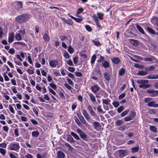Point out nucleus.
Segmentation results:
<instances>
[{
	"label": "nucleus",
	"instance_id": "obj_38",
	"mask_svg": "<svg viewBox=\"0 0 158 158\" xmlns=\"http://www.w3.org/2000/svg\"><path fill=\"white\" fill-rule=\"evenodd\" d=\"M92 41L94 43V44L95 45L97 46H98L100 45V42L97 40L95 39V40H93Z\"/></svg>",
	"mask_w": 158,
	"mask_h": 158
},
{
	"label": "nucleus",
	"instance_id": "obj_10",
	"mask_svg": "<svg viewBox=\"0 0 158 158\" xmlns=\"http://www.w3.org/2000/svg\"><path fill=\"white\" fill-rule=\"evenodd\" d=\"M14 34L13 33L9 34L8 37V42L9 43H12L14 40Z\"/></svg>",
	"mask_w": 158,
	"mask_h": 158
},
{
	"label": "nucleus",
	"instance_id": "obj_53",
	"mask_svg": "<svg viewBox=\"0 0 158 158\" xmlns=\"http://www.w3.org/2000/svg\"><path fill=\"white\" fill-rule=\"evenodd\" d=\"M85 27L88 31L90 32L92 31V29L88 25H86L85 26Z\"/></svg>",
	"mask_w": 158,
	"mask_h": 158
},
{
	"label": "nucleus",
	"instance_id": "obj_55",
	"mask_svg": "<svg viewBox=\"0 0 158 158\" xmlns=\"http://www.w3.org/2000/svg\"><path fill=\"white\" fill-rule=\"evenodd\" d=\"M9 109L10 111L12 113H15V111L13 108L10 105L9 106Z\"/></svg>",
	"mask_w": 158,
	"mask_h": 158
},
{
	"label": "nucleus",
	"instance_id": "obj_44",
	"mask_svg": "<svg viewBox=\"0 0 158 158\" xmlns=\"http://www.w3.org/2000/svg\"><path fill=\"white\" fill-rule=\"evenodd\" d=\"M18 32H19L21 35L22 37H24V35L25 33V31L24 30L19 31Z\"/></svg>",
	"mask_w": 158,
	"mask_h": 158
},
{
	"label": "nucleus",
	"instance_id": "obj_35",
	"mask_svg": "<svg viewBox=\"0 0 158 158\" xmlns=\"http://www.w3.org/2000/svg\"><path fill=\"white\" fill-rule=\"evenodd\" d=\"M0 153L3 156L5 155L6 153V151L3 148H0Z\"/></svg>",
	"mask_w": 158,
	"mask_h": 158
},
{
	"label": "nucleus",
	"instance_id": "obj_26",
	"mask_svg": "<svg viewBox=\"0 0 158 158\" xmlns=\"http://www.w3.org/2000/svg\"><path fill=\"white\" fill-rule=\"evenodd\" d=\"M71 135L72 136H73L75 139H76L77 140L80 139V138L78 135L76 133H75L73 132H72L71 133Z\"/></svg>",
	"mask_w": 158,
	"mask_h": 158
},
{
	"label": "nucleus",
	"instance_id": "obj_49",
	"mask_svg": "<svg viewBox=\"0 0 158 158\" xmlns=\"http://www.w3.org/2000/svg\"><path fill=\"white\" fill-rule=\"evenodd\" d=\"M132 119V118H131V117H130L129 115L128 116L124 118V120L126 121H128L131 120Z\"/></svg>",
	"mask_w": 158,
	"mask_h": 158
},
{
	"label": "nucleus",
	"instance_id": "obj_33",
	"mask_svg": "<svg viewBox=\"0 0 158 158\" xmlns=\"http://www.w3.org/2000/svg\"><path fill=\"white\" fill-rule=\"evenodd\" d=\"M102 66L105 68H107L109 66V63L106 61H104L102 62Z\"/></svg>",
	"mask_w": 158,
	"mask_h": 158
},
{
	"label": "nucleus",
	"instance_id": "obj_63",
	"mask_svg": "<svg viewBox=\"0 0 158 158\" xmlns=\"http://www.w3.org/2000/svg\"><path fill=\"white\" fill-rule=\"evenodd\" d=\"M27 71L29 74L30 75L34 73V71L33 70L29 69H27Z\"/></svg>",
	"mask_w": 158,
	"mask_h": 158
},
{
	"label": "nucleus",
	"instance_id": "obj_23",
	"mask_svg": "<svg viewBox=\"0 0 158 158\" xmlns=\"http://www.w3.org/2000/svg\"><path fill=\"white\" fill-rule=\"evenodd\" d=\"M136 27L139 31H140L141 33L144 34V32L143 29L139 25L137 24L136 25Z\"/></svg>",
	"mask_w": 158,
	"mask_h": 158
},
{
	"label": "nucleus",
	"instance_id": "obj_19",
	"mask_svg": "<svg viewBox=\"0 0 158 158\" xmlns=\"http://www.w3.org/2000/svg\"><path fill=\"white\" fill-rule=\"evenodd\" d=\"M102 101L103 104L107 105H109L110 102V100L108 98L106 99H103Z\"/></svg>",
	"mask_w": 158,
	"mask_h": 158
},
{
	"label": "nucleus",
	"instance_id": "obj_31",
	"mask_svg": "<svg viewBox=\"0 0 158 158\" xmlns=\"http://www.w3.org/2000/svg\"><path fill=\"white\" fill-rule=\"evenodd\" d=\"M150 129L155 133H156L157 132V128L155 126H150Z\"/></svg>",
	"mask_w": 158,
	"mask_h": 158
},
{
	"label": "nucleus",
	"instance_id": "obj_34",
	"mask_svg": "<svg viewBox=\"0 0 158 158\" xmlns=\"http://www.w3.org/2000/svg\"><path fill=\"white\" fill-rule=\"evenodd\" d=\"M39 135V133L36 131H34L32 132V135L33 137H38Z\"/></svg>",
	"mask_w": 158,
	"mask_h": 158
},
{
	"label": "nucleus",
	"instance_id": "obj_9",
	"mask_svg": "<svg viewBox=\"0 0 158 158\" xmlns=\"http://www.w3.org/2000/svg\"><path fill=\"white\" fill-rule=\"evenodd\" d=\"M146 78L148 79H158V75L156 74H152L146 77Z\"/></svg>",
	"mask_w": 158,
	"mask_h": 158
},
{
	"label": "nucleus",
	"instance_id": "obj_62",
	"mask_svg": "<svg viewBox=\"0 0 158 158\" xmlns=\"http://www.w3.org/2000/svg\"><path fill=\"white\" fill-rule=\"evenodd\" d=\"M7 144L5 143H0V147L3 148H6V147Z\"/></svg>",
	"mask_w": 158,
	"mask_h": 158
},
{
	"label": "nucleus",
	"instance_id": "obj_1",
	"mask_svg": "<svg viewBox=\"0 0 158 158\" xmlns=\"http://www.w3.org/2000/svg\"><path fill=\"white\" fill-rule=\"evenodd\" d=\"M30 15L27 14H23L15 18V21L20 23H25L30 19Z\"/></svg>",
	"mask_w": 158,
	"mask_h": 158
},
{
	"label": "nucleus",
	"instance_id": "obj_29",
	"mask_svg": "<svg viewBox=\"0 0 158 158\" xmlns=\"http://www.w3.org/2000/svg\"><path fill=\"white\" fill-rule=\"evenodd\" d=\"M104 76L106 80L109 81L110 79V77L109 74L107 73H105L104 74Z\"/></svg>",
	"mask_w": 158,
	"mask_h": 158
},
{
	"label": "nucleus",
	"instance_id": "obj_58",
	"mask_svg": "<svg viewBox=\"0 0 158 158\" xmlns=\"http://www.w3.org/2000/svg\"><path fill=\"white\" fill-rule=\"evenodd\" d=\"M75 74L76 76L77 77H80L82 76V74L80 72H76Z\"/></svg>",
	"mask_w": 158,
	"mask_h": 158
},
{
	"label": "nucleus",
	"instance_id": "obj_41",
	"mask_svg": "<svg viewBox=\"0 0 158 158\" xmlns=\"http://www.w3.org/2000/svg\"><path fill=\"white\" fill-rule=\"evenodd\" d=\"M97 15L98 16V18L102 20L103 19V17L104 15L103 14L98 12L97 13Z\"/></svg>",
	"mask_w": 158,
	"mask_h": 158
},
{
	"label": "nucleus",
	"instance_id": "obj_37",
	"mask_svg": "<svg viewBox=\"0 0 158 158\" xmlns=\"http://www.w3.org/2000/svg\"><path fill=\"white\" fill-rule=\"evenodd\" d=\"M124 123V122L123 120H118L115 122L116 124L118 126H119L121 125Z\"/></svg>",
	"mask_w": 158,
	"mask_h": 158
},
{
	"label": "nucleus",
	"instance_id": "obj_42",
	"mask_svg": "<svg viewBox=\"0 0 158 158\" xmlns=\"http://www.w3.org/2000/svg\"><path fill=\"white\" fill-rule=\"evenodd\" d=\"M65 146L68 148V150L70 151H72L73 148V147L69 143H66L65 144Z\"/></svg>",
	"mask_w": 158,
	"mask_h": 158
},
{
	"label": "nucleus",
	"instance_id": "obj_59",
	"mask_svg": "<svg viewBox=\"0 0 158 158\" xmlns=\"http://www.w3.org/2000/svg\"><path fill=\"white\" fill-rule=\"evenodd\" d=\"M0 134L1 135L3 139L5 138L7 135V134L5 132H0Z\"/></svg>",
	"mask_w": 158,
	"mask_h": 158
},
{
	"label": "nucleus",
	"instance_id": "obj_22",
	"mask_svg": "<svg viewBox=\"0 0 158 158\" xmlns=\"http://www.w3.org/2000/svg\"><path fill=\"white\" fill-rule=\"evenodd\" d=\"M90 97V100L93 102H95L96 101V99L95 96L92 93H90L89 94Z\"/></svg>",
	"mask_w": 158,
	"mask_h": 158
},
{
	"label": "nucleus",
	"instance_id": "obj_28",
	"mask_svg": "<svg viewBox=\"0 0 158 158\" xmlns=\"http://www.w3.org/2000/svg\"><path fill=\"white\" fill-rule=\"evenodd\" d=\"M125 69L123 68H121L119 70L118 74L120 76L123 75L125 73Z\"/></svg>",
	"mask_w": 158,
	"mask_h": 158
},
{
	"label": "nucleus",
	"instance_id": "obj_46",
	"mask_svg": "<svg viewBox=\"0 0 158 158\" xmlns=\"http://www.w3.org/2000/svg\"><path fill=\"white\" fill-rule=\"evenodd\" d=\"M48 89L49 92L52 93V94L54 95H56V93L51 88L49 87H48Z\"/></svg>",
	"mask_w": 158,
	"mask_h": 158
},
{
	"label": "nucleus",
	"instance_id": "obj_60",
	"mask_svg": "<svg viewBox=\"0 0 158 158\" xmlns=\"http://www.w3.org/2000/svg\"><path fill=\"white\" fill-rule=\"evenodd\" d=\"M78 57L77 56L73 58V62L75 64H76L78 63Z\"/></svg>",
	"mask_w": 158,
	"mask_h": 158
},
{
	"label": "nucleus",
	"instance_id": "obj_16",
	"mask_svg": "<svg viewBox=\"0 0 158 158\" xmlns=\"http://www.w3.org/2000/svg\"><path fill=\"white\" fill-rule=\"evenodd\" d=\"M91 89L93 92L96 93L99 90V88L97 85H95L91 87Z\"/></svg>",
	"mask_w": 158,
	"mask_h": 158
},
{
	"label": "nucleus",
	"instance_id": "obj_50",
	"mask_svg": "<svg viewBox=\"0 0 158 158\" xmlns=\"http://www.w3.org/2000/svg\"><path fill=\"white\" fill-rule=\"evenodd\" d=\"M125 96V94L123 93L120 94L118 97L119 99L121 100L123 99Z\"/></svg>",
	"mask_w": 158,
	"mask_h": 158
},
{
	"label": "nucleus",
	"instance_id": "obj_11",
	"mask_svg": "<svg viewBox=\"0 0 158 158\" xmlns=\"http://www.w3.org/2000/svg\"><path fill=\"white\" fill-rule=\"evenodd\" d=\"M155 102L153 101L149 102L148 105L150 107H152L154 108L158 107V104H155Z\"/></svg>",
	"mask_w": 158,
	"mask_h": 158
},
{
	"label": "nucleus",
	"instance_id": "obj_61",
	"mask_svg": "<svg viewBox=\"0 0 158 158\" xmlns=\"http://www.w3.org/2000/svg\"><path fill=\"white\" fill-rule=\"evenodd\" d=\"M21 119L23 121L26 122L27 121V118L26 117L21 116Z\"/></svg>",
	"mask_w": 158,
	"mask_h": 158
},
{
	"label": "nucleus",
	"instance_id": "obj_57",
	"mask_svg": "<svg viewBox=\"0 0 158 158\" xmlns=\"http://www.w3.org/2000/svg\"><path fill=\"white\" fill-rule=\"evenodd\" d=\"M66 80H67V81L68 82V83L69 85H72L73 86V82L72 81L71 79H70L68 78Z\"/></svg>",
	"mask_w": 158,
	"mask_h": 158
},
{
	"label": "nucleus",
	"instance_id": "obj_3",
	"mask_svg": "<svg viewBox=\"0 0 158 158\" xmlns=\"http://www.w3.org/2000/svg\"><path fill=\"white\" fill-rule=\"evenodd\" d=\"M20 145L19 143H11L8 146V148L12 151L17 152L20 148Z\"/></svg>",
	"mask_w": 158,
	"mask_h": 158
},
{
	"label": "nucleus",
	"instance_id": "obj_48",
	"mask_svg": "<svg viewBox=\"0 0 158 158\" xmlns=\"http://www.w3.org/2000/svg\"><path fill=\"white\" fill-rule=\"evenodd\" d=\"M67 140L70 143H73L74 142V140L73 138L71 136L67 138Z\"/></svg>",
	"mask_w": 158,
	"mask_h": 158
},
{
	"label": "nucleus",
	"instance_id": "obj_52",
	"mask_svg": "<svg viewBox=\"0 0 158 158\" xmlns=\"http://www.w3.org/2000/svg\"><path fill=\"white\" fill-rule=\"evenodd\" d=\"M112 104L115 108H116L119 106V104L118 102H114L112 103Z\"/></svg>",
	"mask_w": 158,
	"mask_h": 158
},
{
	"label": "nucleus",
	"instance_id": "obj_21",
	"mask_svg": "<svg viewBox=\"0 0 158 158\" xmlns=\"http://www.w3.org/2000/svg\"><path fill=\"white\" fill-rule=\"evenodd\" d=\"M15 38L16 40L18 41L21 40L22 39V37L21 35L19 32L15 35Z\"/></svg>",
	"mask_w": 158,
	"mask_h": 158
},
{
	"label": "nucleus",
	"instance_id": "obj_64",
	"mask_svg": "<svg viewBox=\"0 0 158 158\" xmlns=\"http://www.w3.org/2000/svg\"><path fill=\"white\" fill-rule=\"evenodd\" d=\"M3 130L6 132H8L9 130V128L7 126H4L3 127Z\"/></svg>",
	"mask_w": 158,
	"mask_h": 158
},
{
	"label": "nucleus",
	"instance_id": "obj_56",
	"mask_svg": "<svg viewBox=\"0 0 158 158\" xmlns=\"http://www.w3.org/2000/svg\"><path fill=\"white\" fill-rule=\"evenodd\" d=\"M133 56L135 58H137L138 59L140 60H143V58L141 56H139L136 55H134Z\"/></svg>",
	"mask_w": 158,
	"mask_h": 158
},
{
	"label": "nucleus",
	"instance_id": "obj_17",
	"mask_svg": "<svg viewBox=\"0 0 158 158\" xmlns=\"http://www.w3.org/2000/svg\"><path fill=\"white\" fill-rule=\"evenodd\" d=\"M78 117L80 120L83 124H88L86 122L83 116L81 115H79Z\"/></svg>",
	"mask_w": 158,
	"mask_h": 158
},
{
	"label": "nucleus",
	"instance_id": "obj_12",
	"mask_svg": "<svg viewBox=\"0 0 158 158\" xmlns=\"http://www.w3.org/2000/svg\"><path fill=\"white\" fill-rule=\"evenodd\" d=\"M88 110L89 111V113L92 116H95L96 113L93 110L92 107L90 105H89L88 107Z\"/></svg>",
	"mask_w": 158,
	"mask_h": 158
},
{
	"label": "nucleus",
	"instance_id": "obj_24",
	"mask_svg": "<svg viewBox=\"0 0 158 158\" xmlns=\"http://www.w3.org/2000/svg\"><path fill=\"white\" fill-rule=\"evenodd\" d=\"M147 31L150 33L152 34H156L155 31L151 27H147Z\"/></svg>",
	"mask_w": 158,
	"mask_h": 158
},
{
	"label": "nucleus",
	"instance_id": "obj_25",
	"mask_svg": "<svg viewBox=\"0 0 158 158\" xmlns=\"http://www.w3.org/2000/svg\"><path fill=\"white\" fill-rule=\"evenodd\" d=\"M138 75L140 76H144L148 74V73L146 71H139L138 73Z\"/></svg>",
	"mask_w": 158,
	"mask_h": 158
},
{
	"label": "nucleus",
	"instance_id": "obj_54",
	"mask_svg": "<svg viewBox=\"0 0 158 158\" xmlns=\"http://www.w3.org/2000/svg\"><path fill=\"white\" fill-rule=\"evenodd\" d=\"M75 68L73 67H69L68 68V70L71 72L73 73L75 70Z\"/></svg>",
	"mask_w": 158,
	"mask_h": 158
},
{
	"label": "nucleus",
	"instance_id": "obj_32",
	"mask_svg": "<svg viewBox=\"0 0 158 158\" xmlns=\"http://www.w3.org/2000/svg\"><path fill=\"white\" fill-rule=\"evenodd\" d=\"M96 59V56L95 55H93L91 57V63L93 65L94 64Z\"/></svg>",
	"mask_w": 158,
	"mask_h": 158
},
{
	"label": "nucleus",
	"instance_id": "obj_7",
	"mask_svg": "<svg viewBox=\"0 0 158 158\" xmlns=\"http://www.w3.org/2000/svg\"><path fill=\"white\" fill-rule=\"evenodd\" d=\"M49 64L51 67L55 68L58 65V63L57 61L54 60L50 61L49 62Z\"/></svg>",
	"mask_w": 158,
	"mask_h": 158
},
{
	"label": "nucleus",
	"instance_id": "obj_20",
	"mask_svg": "<svg viewBox=\"0 0 158 158\" xmlns=\"http://www.w3.org/2000/svg\"><path fill=\"white\" fill-rule=\"evenodd\" d=\"M82 113L86 119L87 120L90 119L89 115L87 113L86 110H84L82 111Z\"/></svg>",
	"mask_w": 158,
	"mask_h": 158
},
{
	"label": "nucleus",
	"instance_id": "obj_14",
	"mask_svg": "<svg viewBox=\"0 0 158 158\" xmlns=\"http://www.w3.org/2000/svg\"><path fill=\"white\" fill-rule=\"evenodd\" d=\"M111 60L114 64H117L120 62V59L118 57H114L112 58Z\"/></svg>",
	"mask_w": 158,
	"mask_h": 158
},
{
	"label": "nucleus",
	"instance_id": "obj_40",
	"mask_svg": "<svg viewBox=\"0 0 158 158\" xmlns=\"http://www.w3.org/2000/svg\"><path fill=\"white\" fill-rule=\"evenodd\" d=\"M129 111V109H127L125 111H123L121 114L122 116L123 117L125 116L128 113Z\"/></svg>",
	"mask_w": 158,
	"mask_h": 158
},
{
	"label": "nucleus",
	"instance_id": "obj_2",
	"mask_svg": "<svg viewBox=\"0 0 158 158\" xmlns=\"http://www.w3.org/2000/svg\"><path fill=\"white\" fill-rule=\"evenodd\" d=\"M136 82L138 84H139V86L140 88L146 89L150 87L151 86V85L148 84V81L147 80H138Z\"/></svg>",
	"mask_w": 158,
	"mask_h": 158
},
{
	"label": "nucleus",
	"instance_id": "obj_27",
	"mask_svg": "<svg viewBox=\"0 0 158 158\" xmlns=\"http://www.w3.org/2000/svg\"><path fill=\"white\" fill-rule=\"evenodd\" d=\"M154 57H152V58L150 57H145L143 58V61H148V62H151L154 60H153Z\"/></svg>",
	"mask_w": 158,
	"mask_h": 158
},
{
	"label": "nucleus",
	"instance_id": "obj_5",
	"mask_svg": "<svg viewBox=\"0 0 158 158\" xmlns=\"http://www.w3.org/2000/svg\"><path fill=\"white\" fill-rule=\"evenodd\" d=\"M77 132L81 138L85 139L86 137V135L80 129H77Z\"/></svg>",
	"mask_w": 158,
	"mask_h": 158
},
{
	"label": "nucleus",
	"instance_id": "obj_15",
	"mask_svg": "<svg viewBox=\"0 0 158 158\" xmlns=\"http://www.w3.org/2000/svg\"><path fill=\"white\" fill-rule=\"evenodd\" d=\"M43 38L45 42H48L50 40V37L49 35L46 33H45L44 35Z\"/></svg>",
	"mask_w": 158,
	"mask_h": 158
},
{
	"label": "nucleus",
	"instance_id": "obj_4",
	"mask_svg": "<svg viewBox=\"0 0 158 158\" xmlns=\"http://www.w3.org/2000/svg\"><path fill=\"white\" fill-rule=\"evenodd\" d=\"M147 92L149 94V95L151 97H154L158 94V92L157 90H155L153 89H149L147 90Z\"/></svg>",
	"mask_w": 158,
	"mask_h": 158
},
{
	"label": "nucleus",
	"instance_id": "obj_30",
	"mask_svg": "<svg viewBox=\"0 0 158 158\" xmlns=\"http://www.w3.org/2000/svg\"><path fill=\"white\" fill-rule=\"evenodd\" d=\"M70 17L78 23L80 22L82 20V19L80 18H76L72 15H70Z\"/></svg>",
	"mask_w": 158,
	"mask_h": 158
},
{
	"label": "nucleus",
	"instance_id": "obj_18",
	"mask_svg": "<svg viewBox=\"0 0 158 158\" xmlns=\"http://www.w3.org/2000/svg\"><path fill=\"white\" fill-rule=\"evenodd\" d=\"M57 156L58 158H64L65 154L63 152L59 151H58Z\"/></svg>",
	"mask_w": 158,
	"mask_h": 158
},
{
	"label": "nucleus",
	"instance_id": "obj_39",
	"mask_svg": "<svg viewBox=\"0 0 158 158\" xmlns=\"http://www.w3.org/2000/svg\"><path fill=\"white\" fill-rule=\"evenodd\" d=\"M68 51L70 53L72 54L73 53L74 49L71 46H70L68 47Z\"/></svg>",
	"mask_w": 158,
	"mask_h": 158
},
{
	"label": "nucleus",
	"instance_id": "obj_43",
	"mask_svg": "<svg viewBox=\"0 0 158 158\" xmlns=\"http://www.w3.org/2000/svg\"><path fill=\"white\" fill-rule=\"evenodd\" d=\"M135 115V113L133 111H131L129 113V116L131 117V118H134Z\"/></svg>",
	"mask_w": 158,
	"mask_h": 158
},
{
	"label": "nucleus",
	"instance_id": "obj_13",
	"mask_svg": "<svg viewBox=\"0 0 158 158\" xmlns=\"http://www.w3.org/2000/svg\"><path fill=\"white\" fill-rule=\"evenodd\" d=\"M62 19L64 22L66 23L69 25H72L73 24V22L72 19H70L68 20H66L64 18H63Z\"/></svg>",
	"mask_w": 158,
	"mask_h": 158
},
{
	"label": "nucleus",
	"instance_id": "obj_36",
	"mask_svg": "<svg viewBox=\"0 0 158 158\" xmlns=\"http://www.w3.org/2000/svg\"><path fill=\"white\" fill-rule=\"evenodd\" d=\"M139 148L138 147H136L132 148L131 149V152L132 153H134L137 152L139 151Z\"/></svg>",
	"mask_w": 158,
	"mask_h": 158
},
{
	"label": "nucleus",
	"instance_id": "obj_45",
	"mask_svg": "<svg viewBox=\"0 0 158 158\" xmlns=\"http://www.w3.org/2000/svg\"><path fill=\"white\" fill-rule=\"evenodd\" d=\"M50 86L54 89H56L57 88L56 85L54 83H51L49 84Z\"/></svg>",
	"mask_w": 158,
	"mask_h": 158
},
{
	"label": "nucleus",
	"instance_id": "obj_47",
	"mask_svg": "<svg viewBox=\"0 0 158 158\" xmlns=\"http://www.w3.org/2000/svg\"><path fill=\"white\" fill-rule=\"evenodd\" d=\"M15 52V50L13 48H11L10 49L8 52L11 54H14Z\"/></svg>",
	"mask_w": 158,
	"mask_h": 158
},
{
	"label": "nucleus",
	"instance_id": "obj_51",
	"mask_svg": "<svg viewBox=\"0 0 158 158\" xmlns=\"http://www.w3.org/2000/svg\"><path fill=\"white\" fill-rule=\"evenodd\" d=\"M124 108L123 106H121L117 109V111L118 113H120L124 110Z\"/></svg>",
	"mask_w": 158,
	"mask_h": 158
},
{
	"label": "nucleus",
	"instance_id": "obj_6",
	"mask_svg": "<svg viewBox=\"0 0 158 158\" xmlns=\"http://www.w3.org/2000/svg\"><path fill=\"white\" fill-rule=\"evenodd\" d=\"M119 153V156L120 158L126 156V151L124 150H119L116 151Z\"/></svg>",
	"mask_w": 158,
	"mask_h": 158
},
{
	"label": "nucleus",
	"instance_id": "obj_8",
	"mask_svg": "<svg viewBox=\"0 0 158 158\" xmlns=\"http://www.w3.org/2000/svg\"><path fill=\"white\" fill-rule=\"evenodd\" d=\"M93 124L94 126V128L97 131H99L101 130V127L99 123L97 122H94L93 123Z\"/></svg>",
	"mask_w": 158,
	"mask_h": 158
}]
</instances>
